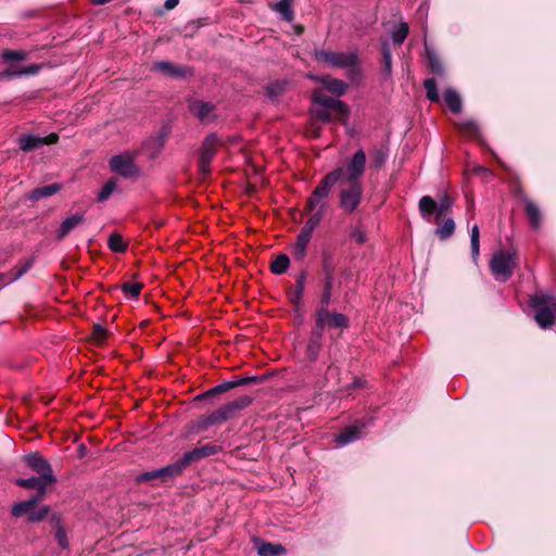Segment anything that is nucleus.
<instances>
[{
	"instance_id": "nucleus-1",
	"label": "nucleus",
	"mask_w": 556,
	"mask_h": 556,
	"mask_svg": "<svg viewBox=\"0 0 556 556\" xmlns=\"http://www.w3.org/2000/svg\"><path fill=\"white\" fill-rule=\"evenodd\" d=\"M314 58L319 63H325L334 68L346 70V74L351 79L359 76V59L356 51L317 50Z\"/></svg>"
},
{
	"instance_id": "nucleus-2",
	"label": "nucleus",
	"mask_w": 556,
	"mask_h": 556,
	"mask_svg": "<svg viewBox=\"0 0 556 556\" xmlns=\"http://www.w3.org/2000/svg\"><path fill=\"white\" fill-rule=\"evenodd\" d=\"M366 153L364 150H357L344 164L334 168L327 175L333 177V182L362 184V178L366 168Z\"/></svg>"
},
{
	"instance_id": "nucleus-3",
	"label": "nucleus",
	"mask_w": 556,
	"mask_h": 556,
	"mask_svg": "<svg viewBox=\"0 0 556 556\" xmlns=\"http://www.w3.org/2000/svg\"><path fill=\"white\" fill-rule=\"evenodd\" d=\"M530 306L534 309V319L541 328H549L555 323L556 295L538 292L530 298Z\"/></svg>"
},
{
	"instance_id": "nucleus-4",
	"label": "nucleus",
	"mask_w": 556,
	"mask_h": 556,
	"mask_svg": "<svg viewBox=\"0 0 556 556\" xmlns=\"http://www.w3.org/2000/svg\"><path fill=\"white\" fill-rule=\"evenodd\" d=\"M334 185L333 177L325 175L307 198L304 212H320L325 214L329 205V195Z\"/></svg>"
},
{
	"instance_id": "nucleus-5",
	"label": "nucleus",
	"mask_w": 556,
	"mask_h": 556,
	"mask_svg": "<svg viewBox=\"0 0 556 556\" xmlns=\"http://www.w3.org/2000/svg\"><path fill=\"white\" fill-rule=\"evenodd\" d=\"M517 266V254L515 251L500 250L492 255L490 269L497 281L505 282Z\"/></svg>"
},
{
	"instance_id": "nucleus-6",
	"label": "nucleus",
	"mask_w": 556,
	"mask_h": 556,
	"mask_svg": "<svg viewBox=\"0 0 556 556\" xmlns=\"http://www.w3.org/2000/svg\"><path fill=\"white\" fill-rule=\"evenodd\" d=\"M339 184V206L348 214H352L362 202L363 184L338 182Z\"/></svg>"
},
{
	"instance_id": "nucleus-7",
	"label": "nucleus",
	"mask_w": 556,
	"mask_h": 556,
	"mask_svg": "<svg viewBox=\"0 0 556 556\" xmlns=\"http://www.w3.org/2000/svg\"><path fill=\"white\" fill-rule=\"evenodd\" d=\"M315 326L320 330L346 329L350 326L349 318L341 313L330 312L328 307H317L315 311Z\"/></svg>"
},
{
	"instance_id": "nucleus-8",
	"label": "nucleus",
	"mask_w": 556,
	"mask_h": 556,
	"mask_svg": "<svg viewBox=\"0 0 556 556\" xmlns=\"http://www.w3.org/2000/svg\"><path fill=\"white\" fill-rule=\"evenodd\" d=\"M312 98L315 104L333 111L341 124L346 123L349 117V108L344 104V102L327 96L321 89L315 90Z\"/></svg>"
},
{
	"instance_id": "nucleus-9",
	"label": "nucleus",
	"mask_w": 556,
	"mask_h": 556,
	"mask_svg": "<svg viewBox=\"0 0 556 556\" xmlns=\"http://www.w3.org/2000/svg\"><path fill=\"white\" fill-rule=\"evenodd\" d=\"M219 139L215 134H211L202 142L199 156V170L202 176H206L211 172V162L216 153Z\"/></svg>"
},
{
	"instance_id": "nucleus-10",
	"label": "nucleus",
	"mask_w": 556,
	"mask_h": 556,
	"mask_svg": "<svg viewBox=\"0 0 556 556\" xmlns=\"http://www.w3.org/2000/svg\"><path fill=\"white\" fill-rule=\"evenodd\" d=\"M110 168L125 178L137 175L138 168L135 165L134 157L130 154L115 155L110 160Z\"/></svg>"
},
{
	"instance_id": "nucleus-11",
	"label": "nucleus",
	"mask_w": 556,
	"mask_h": 556,
	"mask_svg": "<svg viewBox=\"0 0 556 556\" xmlns=\"http://www.w3.org/2000/svg\"><path fill=\"white\" fill-rule=\"evenodd\" d=\"M58 140H59V136L54 132H52L46 137L26 135V136H22L18 139V146H20L21 150L28 152V151H33L43 144H54L58 142Z\"/></svg>"
},
{
	"instance_id": "nucleus-12",
	"label": "nucleus",
	"mask_w": 556,
	"mask_h": 556,
	"mask_svg": "<svg viewBox=\"0 0 556 556\" xmlns=\"http://www.w3.org/2000/svg\"><path fill=\"white\" fill-rule=\"evenodd\" d=\"M26 464L35 470L42 479L55 481L52 468L47 459L37 454H29L25 457Z\"/></svg>"
},
{
	"instance_id": "nucleus-13",
	"label": "nucleus",
	"mask_w": 556,
	"mask_h": 556,
	"mask_svg": "<svg viewBox=\"0 0 556 556\" xmlns=\"http://www.w3.org/2000/svg\"><path fill=\"white\" fill-rule=\"evenodd\" d=\"M368 424L357 420L354 425L346 427L343 431L336 435V443L338 446H344L352 443L361 438L362 430L367 427Z\"/></svg>"
},
{
	"instance_id": "nucleus-14",
	"label": "nucleus",
	"mask_w": 556,
	"mask_h": 556,
	"mask_svg": "<svg viewBox=\"0 0 556 556\" xmlns=\"http://www.w3.org/2000/svg\"><path fill=\"white\" fill-rule=\"evenodd\" d=\"M214 110L215 106L213 104L199 100H194L189 104L191 114L203 124L211 123L215 118Z\"/></svg>"
},
{
	"instance_id": "nucleus-15",
	"label": "nucleus",
	"mask_w": 556,
	"mask_h": 556,
	"mask_svg": "<svg viewBox=\"0 0 556 556\" xmlns=\"http://www.w3.org/2000/svg\"><path fill=\"white\" fill-rule=\"evenodd\" d=\"M324 337V331L314 325L312 328L308 342L306 345V357L309 362H315L321 350V341Z\"/></svg>"
},
{
	"instance_id": "nucleus-16",
	"label": "nucleus",
	"mask_w": 556,
	"mask_h": 556,
	"mask_svg": "<svg viewBox=\"0 0 556 556\" xmlns=\"http://www.w3.org/2000/svg\"><path fill=\"white\" fill-rule=\"evenodd\" d=\"M252 402V399L248 395H244L240 399L231 401L226 405L219 407L222 415L224 416V420L227 421L232 418L238 412L248 407Z\"/></svg>"
},
{
	"instance_id": "nucleus-17",
	"label": "nucleus",
	"mask_w": 556,
	"mask_h": 556,
	"mask_svg": "<svg viewBox=\"0 0 556 556\" xmlns=\"http://www.w3.org/2000/svg\"><path fill=\"white\" fill-rule=\"evenodd\" d=\"M254 544L260 556H280L287 553V549L281 544H273L260 539H255Z\"/></svg>"
},
{
	"instance_id": "nucleus-18",
	"label": "nucleus",
	"mask_w": 556,
	"mask_h": 556,
	"mask_svg": "<svg viewBox=\"0 0 556 556\" xmlns=\"http://www.w3.org/2000/svg\"><path fill=\"white\" fill-rule=\"evenodd\" d=\"M85 219L84 213H75L74 215L65 218L58 232L56 237L58 239H63L65 236H67L73 229L78 227Z\"/></svg>"
},
{
	"instance_id": "nucleus-19",
	"label": "nucleus",
	"mask_w": 556,
	"mask_h": 556,
	"mask_svg": "<svg viewBox=\"0 0 556 556\" xmlns=\"http://www.w3.org/2000/svg\"><path fill=\"white\" fill-rule=\"evenodd\" d=\"M312 235L300 230L296 240L292 247V255L295 260L302 261L306 255V249L311 241Z\"/></svg>"
},
{
	"instance_id": "nucleus-20",
	"label": "nucleus",
	"mask_w": 556,
	"mask_h": 556,
	"mask_svg": "<svg viewBox=\"0 0 556 556\" xmlns=\"http://www.w3.org/2000/svg\"><path fill=\"white\" fill-rule=\"evenodd\" d=\"M41 65L31 64L24 67H18L15 65L9 66L3 73L0 74V77H17V76H29L36 75L39 73Z\"/></svg>"
},
{
	"instance_id": "nucleus-21",
	"label": "nucleus",
	"mask_w": 556,
	"mask_h": 556,
	"mask_svg": "<svg viewBox=\"0 0 556 556\" xmlns=\"http://www.w3.org/2000/svg\"><path fill=\"white\" fill-rule=\"evenodd\" d=\"M330 109L315 108L312 110L311 128L314 137H318L320 132V126L316 125V121L328 123L331 121Z\"/></svg>"
},
{
	"instance_id": "nucleus-22",
	"label": "nucleus",
	"mask_w": 556,
	"mask_h": 556,
	"mask_svg": "<svg viewBox=\"0 0 556 556\" xmlns=\"http://www.w3.org/2000/svg\"><path fill=\"white\" fill-rule=\"evenodd\" d=\"M421 217L427 222L433 220V214L437 215V202L430 195H424L418 203Z\"/></svg>"
},
{
	"instance_id": "nucleus-23",
	"label": "nucleus",
	"mask_w": 556,
	"mask_h": 556,
	"mask_svg": "<svg viewBox=\"0 0 556 556\" xmlns=\"http://www.w3.org/2000/svg\"><path fill=\"white\" fill-rule=\"evenodd\" d=\"M54 481H48L42 479V477H31L28 479L18 478L15 480V483L25 489H35L37 492H46V488L48 484L53 483Z\"/></svg>"
},
{
	"instance_id": "nucleus-24",
	"label": "nucleus",
	"mask_w": 556,
	"mask_h": 556,
	"mask_svg": "<svg viewBox=\"0 0 556 556\" xmlns=\"http://www.w3.org/2000/svg\"><path fill=\"white\" fill-rule=\"evenodd\" d=\"M152 70L173 77L185 76L187 73L186 68L165 61L154 63Z\"/></svg>"
},
{
	"instance_id": "nucleus-25",
	"label": "nucleus",
	"mask_w": 556,
	"mask_h": 556,
	"mask_svg": "<svg viewBox=\"0 0 556 556\" xmlns=\"http://www.w3.org/2000/svg\"><path fill=\"white\" fill-rule=\"evenodd\" d=\"M306 281V274L302 271L295 280V286L292 290L289 291L288 296L292 304L299 305L302 301L304 288Z\"/></svg>"
},
{
	"instance_id": "nucleus-26",
	"label": "nucleus",
	"mask_w": 556,
	"mask_h": 556,
	"mask_svg": "<svg viewBox=\"0 0 556 556\" xmlns=\"http://www.w3.org/2000/svg\"><path fill=\"white\" fill-rule=\"evenodd\" d=\"M319 80L327 88L328 91L336 94L337 97L344 94L348 89V85L343 80L337 78L325 76L319 78Z\"/></svg>"
},
{
	"instance_id": "nucleus-27",
	"label": "nucleus",
	"mask_w": 556,
	"mask_h": 556,
	"mask_svg": "<svg viewBox=\"0 0 556 556\" xmlns=\"http://www.w3.org/2000/svg\"><path fill=\"white\" fill-rule=\"evenodd\" d=\"M223 422H225L224 416L222 415L219 408H217L210 414L201 416L198 420V428L204 430L211 426L219 425Z\"/></svg>"
},
{
	"instance_id": "nucleus-28",
	"label": "nucleus",
	"mask_w": 556,
	"mask_h": 556,
	"mask_svg": "<svg viewBox=\"0 0 556 556\" xmlns=\"http://www.w3.org/2000/svg\"><path fill=\"white\" fill-rule=\"evenodd\" d=\"M525 211L531 227L534 230L539 229L541 226V213L536 204L529 199L525 200Z\"/></svg>"
},
{
	"instance_id": "nucleus-29",
	"label": "nucleus",
	"mask_w": 556,
	"mask_h": 556,
	"mask_svg": "<svg viewBox=\"0 0 556 556\" xmlns=\"http://www.w3.org/2000/svg\"><path fill=\"white\" fill-rule=\"evenodd\" d=\"M61 190L60 184H51L34 189L29 194V200L38 201L42 198L51 197Z\"/></svg>"
},
{
	"instance_id": "nucleus-30",
	"label": "nucleus",
	"mask_w": 556,
	"mask_h": 556,
	"mask_svg": "<svg viewBox=\"0 0 556 556\" xmlns=\"http://www.w3.org/2000/svg\"><path fill=\"white\" fill-rule=\"evenodd\" d=\"M184 471L182 466L180 465L179 460H176L175 463L165 466L163 468L157 469L159 473V480L160 481H167L168 479L181 475Z\"/></svg>"
},
{
	"instance_id": "nucleus-31",
	"label": "nucleus",
	"mask_w": 556,
	"mask_h": 556,
	"mask_svg": "<svg viewBox=\"0 0 556 556\" xmlns=\"http://www.w3.org/2000/svg\"><path fill=\"white\" fill-rule=\"evenodd\" d=\"M292 3L293 0H280L273 5V9L281 15L282 20L291 22L294 17Z\"/></svg>"
},
{
	"instance_id": "nucleus-32",
	"label": "nucleus",
	"mask_w": 556,
	"mask_h": 556,
	"mask_svg": "<svg viewBox=\"0 0 556 556\" xmlns=\"http://www.w3.org/2000/svg\"><path fill=\"white\" fill-rule=\"evenodd\" d=\"M443 99L445 104L448 106V109L453 113H458L462 110V100L458 96V93L453 89H447L444 94Z\"/></svg>"
},
{
	"instance_id": "nucleus-33",
	"label": "nucleus",
	"mask_w": 556,
	"mask_h": 556,
	"mask_svg": "<svg viewBox=\"0 0 556 556\" xmlns=\"http://www.w3.org/2000/svg\"><path fill=\"white\" fill-rule=\"evenodd\" d=\"M455 230V223L452 217H443L442 224L435 229V235L441 239L445 240L450 238Z\"/></svg>"
},
{
	"instance_id": "nucleus-34",
	"label": "nucleus",
	"mask_w": 556,
	"mask_h": 556,
	"mask_svg": "<svg viewBox=\"0 0 556 556\" xmlns=\"http://www.w3.org/2000/svg\"><path fill=\"white\" fill-rule=\"evenodd\" d=\"M202 451L199 447H195L189 452H186L182 457H180L178 460L180 465L182 466L184 470L191 465L192 463L199 462L203 459Z\"/></svg>"
},
{
	"instance_id": "nucleus-35",
	"label": "nucleus",
	"mask_w": 556,
	"mask_h": 556,
	"mask_svg": "<svg viewBox=\"0 0 556 556\" xmlns=\"http://www.w3.org/2000/svg\"><path fill=\"white\" fill-rule=\"evenodd\" d=\"M470 247L472 260L477 262L480 252V231L477 224L470 230Z\"/></svg>"
},
{
	"instance_id": "nucleus-36",
	"label": "nucleus",
	"mask_w": 556,
	"mask_h": 556,
	"mask_svg": "<svg viewBox=\"0 0 556 556\" xmlns=\"http://www.w3.org/2000/svg\"><path fill=\"white\" fill-rule=\"evenodd\" d=\"M306 214H311L308 219L306 220L305 225L302 227V231H305L309 235H313V231L318 226V224L321 222L324 217V213L320 212H305Z\"/></svg>"
},
{
	"instance_id": "nucleus-37",
	"label": "nucleus",
	"mask_w": 556,
	"mask_h": 556,
	"mask_svg": "<svg viewBox=\"0 0 556 556\" xmlns=\"http://www.w3.org/2000/svg\"><path fill=\"white\" fill-rule=\"evenodd\" d=\"M290 264L289 257L285 254L278 255L270 264V270L276 275L286 273Z\"/></svg>"
},
{
	"instance_id": "nucleus-38",
	"label": "nucleus",
	"mask_w": 556,
	"mask_h": 556,
	"mask_svg": "<svg viewBox=\"0 0 556 556\" xmlns=\"http://www.w3.org/2000/svg\"><path fill=\"white\" fill-rule=\"evenodd\" d=\"M117 189V180L115 178L109 179L101 188L98 193V201L104 202L106 201L113 192Z\"/></svg>"
},
{
	"instance_id": "nucleus-39",
	"label": "nucleus",
	"mask_w": 556,
	"mask_h": 556,
	"mask_svg": "<svg viewBox=\"0 0 556 556\" xmlns=\"http://www.w3.org/2000/svg\"><path fill=\"white\" fill-rule=\"evenodd\" d=\"M333 286V278L324 279V290L319 300L318 307H328L331 300V290Z\"/></svg>"
},
{
	"instance_id": "nucleus-40",
	"label": "nucleus",
	"mask_w": 556,
	"mask_h": 556,
	"mask_svg": "<svg viewBox=\"0 0 556 556\" xmlns=\"http://www.w3.org/2000/svg\"><path fill=\"white\" fill-rule=\"evenodd\" d=\"M108 244L113 252L122 253L125 252L127 249V244L124 242L122 236L118 233H112L109 237Z\"/></svg>"
},
{
	"instance_id": "nucleus-41",
	"label": "nucleus",
	"mask_w": 556,
	"mask_h": 556,
	"mask_svg": "<svg viewBox=\"0 0 556 556\" xmlns=\"http://www.w3.org/2000/svg\"><path fill=\"white\" fill-rule=\"evenodd\" d=\"M452 205L453 201L447 195H443L439 203H437L435 222H439L441 217H444L445 213L451 210Z\"/></svg>"
},
{
	"instance_id": "nucleus-42",
	"label": "nucleus",
	"mask_w": 556,
	"mask_h": 556,
	"mask_svg": "<svg viewBox=\"0 0 556 556\" xmlns=\"http://www.w3.org/2000/svg\"><path fill=\"white\" fill-rule=\"evenodd\" d=\"M28 53L21 50H4L1 58L4 62L23 61L26 60Z\"/></svg>"
},
{
	"instance_id": "nucleus-43",
	"label": "nucleus",
	"mask_w": 556,
	"mask_h": 556,
	"mask_svg": "<svg viewBox=\"0 0 556 556\" xmlns=\"http://www.w3.org/2000/svg\"><path fill=\"white\" fill-rule=\"evenodd\" d=\"M408 34V25L407 23H401L392 33L393 42L396 45H401L404 42L405 38Z\"/></svg>"
},
{
	"instance_id": "nucleus-44",
	"label": "nucleus",
	"mask_w": 556,
	"mask_h": 556,
	"mask_svg": "<svg viewBox=\"0 0 556 556\" xmlns=\"http://www.w3.org/2000/svg\"><path fill=\"white\" fill-rule=\"evenodd\" d=\"M424 87L426 89V93H427V98L431 101V102H437L439 101V94H438V90H437V84H435V80L433 78H428L424 81Z\"/></svg>"
},
{
	"instance_id": "nucleus-45",
	"label": "nucleus",
	"mask_w": 556,
	"mask_h": 556,
	"mask_svg": "<svg viewBox=\"0 0 556 556\" xmlns=\"http://www.w3.org/2000/svg\"><path fill=\"white\" fill-rule=\"evenodd\" d=\"M388 152L384 148H378L372 152L371 163L375 168H380L387 161Z\"/></svg>"
},
{
	"instance_id": "nucleus-46",
	"label": "nucleus",
	"mask_w": 556,
	"mask_h": 556,
	"mask_svg": "<svg viewBox=\"0 0 556 556\" xmlns=\"http://www.w3.org/2000/svg\"><path fill=\"white\" fill-rule=\"evenodd\" d=\"M233 388H236V383H232V381H226V382L219 383V384L215 386L214 388L210 389L208 391H206L203 394V396L204 397L213 396L215 394L227 392Z\"/></svg>"
},
{
	"instance_id": "nucleus-47",
	"label": "nucleus",
	"mask_w": 556,
	"mask_h": 556,
	"mask_svg": "<svg viewBox=\"0 0 556 556\" xmlns=\"http://www.w3.org/2000/svg\"><path fill=\"white\" fill-rule=\"evenodd\" d=\"M142 283L140 282H125L123 286H122V290L123 292L127 295V296H130V298H138L139 294H140V291L142 289Z\"/></svg>"
},
{
	"instance_id": "nucleus-48",
	"label": "nucleus",
	"mask_w": 556,
	"mask_h": 556,
	"mask_svg": "<svg viewBox=\"0 0 556 556\" xmlns=\"http://www.w3.org/2000/svg\"><path fill=\"white\" fill-rule=\"evenodd\" d=\"M458 127L465 135L469 137H477L479 135V128L477 124L471 119L459 123Z\"/></svg>"
},
{
	"instance_id": "nucleus-49",
	"label": "nucleus",
	"mask_w": 556,
	"mask_h": 556,
	"mask_svg": "<svg viewBox=\"0 0 556 556\" xmlns=\"http://www.w3.org/2000/svg\"><path fill=\"white\" fill-rule=\"evenodd\" d=\"M31 509L33 507L29 505L27 501L20 502L12 507V515L18 518L24 516L25 514L29 515Z\"/></svg>"
},
{
	"instance_id": "nucleus-50",
	"label": "nucleus",
	"mask_w": 556,
	"mask_h": 556,
	"mask_svg": "<svg viewBox=\"0 0 556 556\" xmlns=\"http://www.w3.org/2000/svg\"><path fill=\"white\" fill-rule=\"evenodd\" d=\"M49 513L48 506H41L38 510H30L28 521L36 522L43 520Z\"/></svg>"
},
{
	"instance_id": "nucleus-51",
	"label": "nucleus",
	"mask_w": 556,
	"mask_h": 556,
	"mask_svg": "<svg viewBox=\"0 0 556 556\" xmlns=\"http://www.w3.org/2000/svg\"><path fill=\"white\" fill-rule=\"evenodd\" d=\"M427 56H428V61H429V65L431 67V71L433 73H437V74H442L443 73V66H442L439 58L435 56L434 53L430 52L429 50H427Z\"/></svg>"
},
{
	"instance_id": "nucleus-52",
	"label": "nucleus",
	"mask_w": 556,
	"mask_h": 556,
	"mask_svg": "<svg viewBox=\"0 0 556 556\" xmlns=\"http://www.w3.org/2000/svg\"><path fill=\"white\" fill-rule=\"evenodd\" d=\"M382 59H383V72L386 74H390L391 72V63H392V56L390 49L387 45L382 47Z\"/></svg>"
},
{
	"instance_id": "nucleus-53",
	"label": "nucleus",
	"mask_w": 556,
	"mask_h": 556,
	"mask_svg": "<svg viewBox=\"0 0 556 556\" xmlns=\"http://www.w3.org/2000/svg\"><path fill=\"white\" fill-rule=\"evenodd\" d=\"M55 541L62 548L68 547V541L65 530L62 527H58L54 533Z\"/></svg>"
},
{
	"instance_id": "nucleus-54",
	"label": "nucleus",
	"mask_w": 556,
	"mask_h": 556,
	"mask_svg": "<svg viewBox=\"0 0 556 556\" xmlns=\"http://www.w3.org/2000/svg\"><path fill=\"white\" fill-rule=\"evenodd\" d=\"M200 448L202 451V455L204 458L215 455L219 452V446L212 444V443L204 444V445L200 446Z\"/></svg>"
},
{
	"instance_id": "nucleus-55",
	"label": "nucleus",
	"mask_w": 556,
	"mask_h": 556,
	"mask_svg": "<svg viewBox=\"0 0 556 556\" xmlns=\"http://www.w3.org/2000/svg\"><path fill=\"white\" fill-rule=\"evenodd\" d=\"M136 480L138 482H147V481H152V480H159L157 469L143 472V473L137 476Z\"/></svg>"
},
{
	"instance_id": "nucleus-56",
	"label": "nucleus",
	"mask_w": 556,
	"mask_h": 556,
	"mask_svg": "<svg viewBox=\"0 0 556 556\" xmlns=\"http://www.w3.org/2000/svg\"><path fill=\"white\" fill-rule=\"evenodd\" d=\"M350 237L352 240H354L357 244H363L366 242L367 238L364 231H362L358 228L352 229Z\"/></svg>"
},
{
	"instance_id": "nucleus-57",
	"label": "nucleus",
	"mask_w": 556,
	"mask_h": 556,
	"mask_svg": "<svg viewBox=\"0 0 556 556\" xmlns=\"http://www.w3.org/2000/svg\"><path fill=\"white\" fill-rule=\"evenodd\" d=\"M323 270L325 274V278H328V277L333 278L334 266L331 263L330 258L327 256H324V260H323Z\"/></svg>"
},
{
	"instance_id": "nucleus-58",
	"label": "nucleus",
	"mask_w": 556,
	"mask_h": 556,
	"mask_svg": "<svg viewBox=\"0 0 556 556\" xmlns=\"http://www.w3.org/2000/svg\"><path fill=\"white\" fill-rule=\"evenodd\" d=\"M31 266V262H26L25 264L18 266L15 268V273L13 274V277L11 278V281L17 280L21 278Z\"/></svg>"
},
{
	"instance_id": "nucleus-59",
	"label": "nucleus",
	"mask_w": 556,
	"mask_h": 556,
	"mask_svg": "<svg viewBox=\"0 0 556 556\" xmlns=\"http://www.w3.org/2000/svg\"><path fill=\"white\" fill-rule=\"evenodd\" d=\"M46 492H37L36 494L31 495L27 502L31 507H34L37 503L41 502L45 497Z\"/></svg>"
},
{
	"instance_id": "nucleus-60",
	"label": "nucleus",
	"mask_w": 556,
	"mask_h": 556,
	"mask_svg": "<svg viewBox=\"0 0 556 556\" xmlns=\"http://www.w3.org/2000/svg\"><path fill=\"white\" fill-rule=\"evenodd\" d=\"M254 380H255V377H247V378H241V379L235 380V381H232V383H236V387H239V386L248 384Z\"/></svg>"
},
{
	"instance_id": "nucleus-61",
	"label": "nucleus",
	"mask_w": 556,
	"mask_h": 556,
	"mask_svg": "<svg viewBox=\"0 0 556 556\" xmlns=\"http://www.w3.org/2000/svg\"><path fill=\"white\" fill-rule=\"evenodd\" d=\"M178 4V0H166L164 3V8L166 10H173Z\"/></svg>"
},
{
	"instance_id": "nucleus-62",
	"label": "nucleus",
	"mask_w": 556,
	"mask_h": 556,
	"mask_svg": "<svg viewBox=\"0 0 556 556\" xmlns=\"http://www.w3.org/2000/svg\"><path fill=\"white\" fill-rule=\"evenodd\" d=\"M473 172H475L476 174H479V175H480V174H484V173H485V174H488V175H490V174H491V173H490V170H489L488 168L483 167V166H477V167H475V168H473Z\"/></svg>"
},
{
	"instance_id": "nucleus-63",
	"label": "nucleus",
	"mask_w": 556,
	"mask_h": 556,
	"mask_svg": "<svg viewBox=\"0 0 556 556\" xmlns=\"http://www.w3.org/2000/svg\"><path fill=\"white\" fill-rule=\"evenodd\" d=\"M94 4H105L108 3L110 0H91Z\"/></svg>"
},
{
	"instance_id": "nucleus-64",
	"label": "nucleus",
	"mask_w": 556,
	"mask_h": 556,
	"mask_svg": "<svg viewBox=\"0 0 556 556\" xmlns=\"http://www.w3.org/2000/svg\"><path fill=\"white\" fill-rule=\"evenodd\" d=\"M97 331H100L101 333H104V330L101 328V326L96 327Z\"/></svg>"
}]
</instances>
